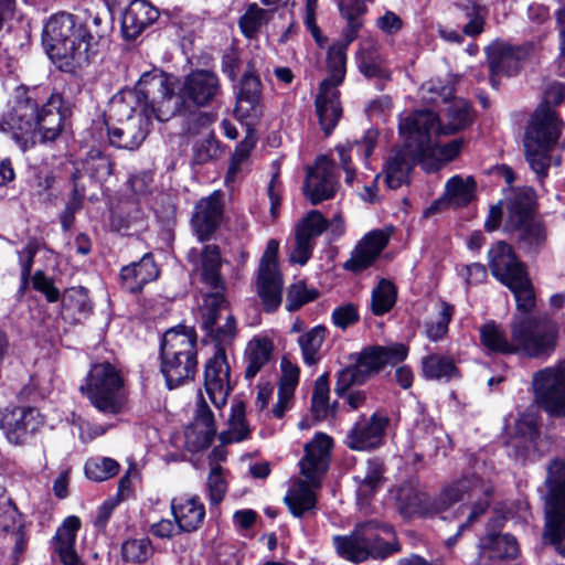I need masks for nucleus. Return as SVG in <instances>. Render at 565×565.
Here are the masks:
<instances>
[{
	"instance_id": "1",
	"label": "nucleus",
	"mask_w": 565,
	"mask_h": 565,
	"mask_svg": "<svg viewBox=\"0 0 565 565\" xmlns=\"http://www.w3.org/2000/svg\"><path fill=\"white\" fill-rule=\"evenodd\" d=\"M36 88L29 89L21 85L8 102V109L0 118V130L9 134L22 151L33 147L38 141L46 142L57 138L62 131V98L52 94L40 109L34 95Z\"/></svg>"
},
{
	"instance_id": "2",
	"label": "nucleus",
	"mask_w": 565,
	"mask_h": 565,
	"mask_svg": "<svg viewBox=\"0 0 565 565\" xmlns=\"http://www.w3.org/2000/svg\"><path fill=\"white\" fill-rule=\"evenodd\" d=\"M201 324L206 334L216 342L214 355L207 360L204 370V390L212 404L222 409L233 388L230 365L225 350L222 347L233 340L236 323L226 303L218 294L205 298L201 307Z\"/></svg>"
},
{
	"instance_id": "3",
	"label": "nucleus",
	"mask_w": 565,
	"mask_h": 565,
	"mask_svg": "<svg viewBox=\"0 0 565 565\" xmlns=\"http://www.w3.org/2000/svg\"><path fill=\"white\" fill-rule=\"evenodd\" d=\"M479 334L487 354H514L521 350L530 358L546 360L557 343V326L550 316L515 317L511 323V341L495 321L481 326Z\"/></svg>"
},
{
	"instance_id": "4",
	"label": "nucleus",
	"mask_w": 565,
	"mask_h": 565,
	"mask_svg": "<svg viewBox=\"0 0 565 565\" xmlns=\"http://www.w3.org/2000/svg\"><path fill=\"white\" fill-rule=\"evenodd\" d=\"M163 90V99L156 111L160 121H167L175 114H194L190 108L209 105L220 92V83L215 73H189L180 81L173 73H160L158 76Z\"/></svg>"
},
{
	"instance_id": "5",
	"label": "nucleus",
	"mask_w": 565,
	"mask_h": 565,
	"mask_svg": "<svg viewBox=\"0 0 565 565\" xmlns=\"http://www.w3.org/2000/svg\"><path fill=\"white\" fill-rule=\"evenodd\" d=\"M43 45L57 68H83L92 57L93 36L66 12L52 15L43 30Z\"/></svg>"
},
{
	"instance_id": "6",
	"label": "nucleus",
	"mask_w": 565,
	"mask_h": 565,
	"mask_svg": "<svg viewBox=\"0 0 565 565\" xmlns=\"http://www.w3.org/2000/svg\"><path fill=\"white\" fill-rule=\"evenodd\" d=\"M332 439L319 433L306 445L305 457L300 460V472L306 478L290 480L284 498L291 514L302 518L313 511L317 505L316 490L321 486V479L328 470Z\"/></svg>"
},
{
	"instance_id": "7",
	"label": "nucleus",
	"mask_w": 565,
	"mask_h": 565,
	"mask_svg": "<svg viewBox=\"0 0 565 565\" xmlns=\"http://www.w3.org/2000/svg\"><path fill=\"white\" fill-rule=\"evenodd\" d=\"M196 335L192 328L168 330L160 343V371L172 390L193 379L196 366Z\"/></svg>"
},
{
	"instance_id": "8",
	"label": "nucleus",
	"mask_w": 565,
	"mask_h": 565,
	"mask_svg": "<svg viewBox=\"0 0 565 565\" xmlns=\"http://www.w3.org/2000/svg\"><path fill=\"white\" fill-rule=\"evenodd\" d=\"M563 124L548 106H540L525 129L523 145L525 159L540 180L548 174L552 151L558 143Z\"/></svg>"
},
{
	"instance_id": "9",
	"label": "nucleus",
	"mask_w": 565,
	"mask_h": 565,
	"mask_svg": "<svg viewBox=\"0 0 565 565\" xmlns=\"http://www.w3.org/2000/svg\"><path fill=\"white\" fill-rule=\"evenodd\" d=\"M436 116L431 110H416L402 117L399 120V134H407L416 141V151L420 163L426 169H437L440 163L455 159L462 149L463 140L454 139L446 143L436 141L438 135L430 130L435 125Z\"/></svg>"
},
{
	"instance_id": "10",
	"label": "nucleus",
	"mask_w": 565,
	"mask_h": 565,
	"mask_svg": "<svg viewBox=\"0 0 565 565\" xmlns=\"http://www.w3.org/2000/svg\"><path fill=\"white\" fill-rule=\"evenodd\" d=\"M407 354L408 348L403 343L369 347L360 353L351 354L350 359L353 364L338 373L334 386L335 394L343 396L350 387L365 383L386 364L395 365L404 361Z\"/></svg>"
},
{
	"instance_id": "11",
	"label": "nucleus",
	"mask_w": 565,
	"mask_h": 565,
	"mask_svg": "<svg viewBox=\"0 0 565 565\" xmlns=\"http://www.w3.org/2000/svg\"><path fill=\"white\" fill-rule=\"evenodd\" d=\"M471 479H462L446 488L436 499L430 500L423 488L406 481L395 490L397 509L405 518L415 515L431 516L447 511L454 503L463 500Z\"/></svg>"
},
{
	"instance_id": "12",
	"label": "nucleus",
	"mask_w": 565,
	"mask_h": 565,
	"mask_svg": "<svg viewBox=\"0 0 565 565\" xmlns=\"http://www.w3.org/2000/svg\"><path fill=\"white\" fill-rule=\"evenodd\" d=\"M545 530L544 540L565 555V460L554 458L546 467L544 481Z\"/></svg>"
},
{
	"instance_id": "13",
	"label": "nucleus",
	"mask_w": 565,
	"mask_h": 565,
	"mask_svg": "<svg viewBox=\"0 0 565 565\" xmlns=\"http://www.w3.org/2000/svg\"><path fill=\"white\" fill-rule=\"evenodd\" d=\"M122 386L118 370L109 362H103L90 367L79 390L99 412L116 415L125 405Z\"/></svg>"
},
{
	"instance_id": "14",
	"label": "nucleus",
	"mask_w": 565,
	"mask_h": 565,
	"mask_svg": "<svg viewBox=\"0 0 565 565\" xmlns=\"http://www.w3.org/2000/svg\"><path fill=\"white\" fill-rule=\"evenodd\" d=\"M392 533L388 526H380L374 521L358 524L350 535L334 536L337 553L353 563L363 562L369 557H384L392 552L391 546L381 534Z\"/></svg>"
},
{
	"instance_id": "15",
	"label": "nucleus",
	"mask_w": 565,
	"mask_h": 565,
	"mask_svg": "<svg viewBox=\"0 0 565 565\" xmlns=\"http://www.w3.org/2000/svg\"><path fill=\"white\" fill-rule=\"evenodd\" d=\"M422 97L427 103H446L443 115L436 114L435 125L430 127L435 135H451L471 125L472 111L470 104L462 98H452L454 88L450 85H437L434 82L425 83L420 87Z\"/></svg>"
},
{
	"instance_id": "16",
	"label": "nucleus",
	"mask_w": 565,
	"mask_h": 565,
	"mask_svg": "<svg viewBox=\"0 0 565 565\" xmlns=\"http://www.w3.org/2000/svg\"><path fill=\"white\" fill-rule=\"evenodd\" d=\"M532 194L522 192L509 200L504 230L518 231L520 246L527 253H537L546 242V231L532 217Z\"/></svg>"
},
{
	"instance_id": "17",
	"label": "nucleus",
	"mask_w": 565,
	"mask_h": 565,
	"mask_svg": "<svg viewBox=\"0 0 565 565\" xmlns=\"http://www.w3.org/2000/svg\"><path fill=\"white\" fill-rule=\"evenodd\" d=\"M532 384L542 408L553 416H565V360L534 373Z\"/></svg>"
},
{
	"instance_id": "18",
	"label": "nucleus",
	"mask_w": 565,
	"mask_h": 565,
	"mask_svg": "<svg viewBox=\"0 0 565 565\" xmlns=\"http://www.w3.org/2000/svg\"><path fill=\"white\" fill-rule=\"evenodd\" d=\"M278 248L277 241L270 239L267 243L258 269L257 294L266 312L276 311L282 300L284 282L277 264Z\"/></svg>"
},
{
	"instance_id": "19",
	"label": "nucleus",
	"mask_w": 565,
	"mask_h": 565,
	"mask_svg": "<svg viewBox=\"0 0 565 565\" xmlns=\"http://www.w3.org/2000/svg\"><path fill=\"white\" fill-rule=\"evenodd\" d=\"M412 131L401 134L404 139V146L394 148L387 156L384 167V181L387 188L395 190L409 182V175L416 162L420 163L416 151L415 138L411 136Z\"/></svg>"
},
{
	"instance_id": "20",
	"label": "nucleus",
	"mask_w": 565,
	"mask_h": 565,
	"mask_svg": "<svg viewBox=\"0 0 565 565\" xmlns=\"http://www.w3.org/2000/svg\"><path fill=\"white\" fill-rule=\"evenodd\" d=\"M344 74L345 73H332L331 76L320 84L319 92L316 96V113L326 135L331 134L342 116L338 86L342 84Z\"/></svg>"
},
{
	"instance_id": "21",
	"label": "nucleus",
	"mask_w": 565,
	"mask_h": 565,
	"mask_svg": "<svg viewBox=\"0 0 565 565\" xmlns=\"http://www.w3.org/2000/svg\"><path fill=\"white\" fill-rule=\"evenodd\" d=\"M388 425L387 416L374 413L370 417H360L349 430L345 444L350 449L366 451L383 444Z\"/></svg>"
},
{
	"instance_id": "22",
	"label": "nucleus",
	"mask_w": 565,
	"mask_h": 565,
	"mask_svg": "<svg viewBox=\"0 0 565 565\" xmlns=\"http://www.w3.org/2000/svg\"><path fill=\"white\" fill-rule=\"evenodd\" d=\"M338 189L334 166L327 157H319L313 167L308 168L303 185L306 198L312 204L332 199Z\"/></svg>"
},
{
	"instance_id": "23",
	"label": "nucleus",
	"mask_w": 565,
	"mask_h": 565,
	"mask_svg": "<svg viewBox=\"0 0 565 565\" xmlns=\"http://www.w3.org/2000/svg\"><path fill=\"white\" fill-rule=\"evenodd\" d=\"M327 230V220L317 210L310 211L297 225L295 246L290 253L291 263L306 265L310 259L316 238Z\"/></svg>"
},
{
	"instance_id": "24",
	"label": "nucleus",
	"mask_w": 565,
	"mask_h": 565,
	"mask_svg": "<svg viewBox=\"0 0 565 565\" xmlns=\"http://www.w3.org/2000/svg\"><path fill=\"white\" fill-rule=\"evenodd\" d=\"M39 425V412L34 408L13 407L0 412V428L10 444H25Z\"/></svg>"
},
{
	"instance_id": "25",
	"label": "nucleus",
	"mask_w": 565,
	"mask_h": 565,
	"mask_svg": "<svg viewBox=\"0 0 565 565\" xmlns=\"http://www.w3.org/2000/svg\"><path fill=\"white\" fill-rule=\"evenodd\" d=\"M390 235L384 230H375L365 234L344 262L343 268L354 274L371 267L385 248Z\"/></svg>"
},
{
	"instance_id": "26",
	"label": "nucleus",
	"mask_w": 565,
	"mask_h": 565,
	"mask_svg": "<svg viewBox=\"0 0 565 565\" xmlns=\"http://www.w3.org/2000/svg\"><path fill=\"white\" fill-rule=\"evenodd\" d=\"M260 79L256 73H243L236 96L235 117L247 125L257 120L263 111Z\"/></svg>"
},
{
	"instance_id": "27",
	"label": "nucleus",
	"mask_w": 565,
	"mask_h": 565,
	"mask_svg": "<svg viewBox=\"0 0 565 565\" xmlns=\"http://www.w3.org/2000/svg\"><path fill=\"white\" fill-rule=\"evenodd\" d=\"M488 260L492 276L504 286L527 274L525 265L504 242H498L489 249Z\"/></svg>"
},
{
	"instance_id": "28",
	"label": "nucleus",
	"mask_w": 565,
	"mask_h": 565,
	"mask_svg": "<svg viewBox=\"0 0 565 565\" xmlns=\"http://www.w3.org/2000/svg\"><path fill=\"white\" fill-rule=\"evenodd\" d=\"M149 132V118L135 113L128 116L120 127H109L108 138L114 147L126 150H136Z\"/></svg>"
},
{
	"instance_id": "29",
	"label": "nucleus",
	"mask_w": 565,
	"mask_h": 565,
	"mask_svg": "<svg viewBox=\"0 0 565 565\" xmlns=\"http://www.w3.org/2000/svg\"><path fill=\"white\" fill-rule=\"evenodd\" d=\"M170 509L180 531L185 533L198 531L204 522L205 507L196 495H177L172 498Z\"/></svg>"
},
{
	"instance_id": "30",
	"label": "nucleus",
	"mask_w": 565,
	"mask_h": 565,
	"mask_svg": "<svg viewBox=\"0 0 565 565\" xmlns=\"http://www.w3.org/2000/svg\"><path fill=\"white\" fill-rule=\"evenodd\" d=\"M216 434L214 415L207 406L204 397L200 394L196 405V414L192 427L186 430V444L193 451L210 447Z\"/></svg>"
},
{
	"instance_id": "31",
	"label": "nucleus",
	"mask_w": 565,
	"mask_h": 565,
	"mask_svg": "<svg viewBox=\"0 0 565 565\" xmlns=\"http://www.w3.org/2000/svg\"><path fill=\"white\" fill-rule=\"evenodd\" d=\"M491 493L492 490L490 487L484 486L479 478H472V483L469 484L468 491L465 492V494H467L469 498H476L479 494H483V497L478 499V501H476L472 507L460 505L457 509L456 518H459V515H465L467 511L469 512L467 514L466 521L459 524L457 533L446 540V545L448 547H452L461 533L467 527L471 526L479 519V516H481L488 510L490 505Z\"/></svg>"
},
{
	"instance_id": "32",
	"label": "nucleus",
	"mask_w": 565,
	"mask_h": 565,
	"mask_svg": "<svg viewBox=\"0 0 565 565\" xmlns=\"http://www.w3.org/2000/svg\"><path fill=\"white\" fill-rule=\"evenodd\" d=\"M222 216V204L216 193L195 205L192 225L200 241H205L216 230Z\"/></svg>"
},
{
	"instance_id": "33",
	"label": "nucleus",
	"mask_w": 565,
	"mask_h": 565,
	"mask_svg": "<svg viewBox=\"0 0 565 565\" xmlns=\"http://www.w3.org/2000/svg\"><path fill=\"white\" fill-rule=\"evenodd\" d=\"M81 527L77 516H68L57 529L54 536L53 548L63 565H84L75 552L76 534Z\"/></svg>"
},
{
	"instance_id": "34",
	"label": "nucleus",
	"mask_w": 565,
	"mask_h": 565,
	"mask_svg": "<svg viewBox=\"0 0 565 565\" xmlns=\"http://www.w3.org/2000/svg\"><path fill=\"white\" fill-rule=\"evenodd\" d=\"M159 277V268L150 253L145 254L140 260L124 266L120 278L125 288L130 292L140 291L145 285Z\"/></svg>"
},
{
	"instance_id": "35",
	"label": "nucleus",
	"mask_w": 565,
	"mask_h": 565,
	"mask_svg": "<svg viewBox=\"0 0 565 565\" xmlns=\"http://www.w3.org/2000/svg\"><path fill=\"white\" fill-rule=\"evenodd\" d=\"M214 120L215 117L211 113L194 114V121H192L193 125L204 128V132L202 138L196 140L192 146L193 164L202 166L218 157V142L214 138L212 130L209 129Z\"/></svg>"
},
{
	"instance_id": "36",
	"label": "nucleus",
	"mask_w": 565,
	"mask_h": 565,
	"mask_svg": "<svg viewBox=\"0 0 565 565\" xmlns=\"http://www.w3.org/2000/svg\"><path fill=\"white\" fill-rule=\"evenodd\" d=\"M158 15L157 9L146 0H132L122 14L121 25L125 36L136 39L157 20Z\"/></svg>"
},
{
	"instance_id": "37",
	"label": "nucleus",
	"mask_w": 565,
	"mask_h": 565,
	"mask_svg": "<svg viewBox=\"0 0 565 565\" xmlns=\"http://www.w3.org/2000/svg\"><path fill=\"white\" fill-rule=\"evenodd\" d=\"M532 45L513 46L511 44L495 41L487 47V57L490 71H501L514 68L518 63L527 58L532 51Z\"/></svg>"
},
{
	"instance_id": "38",
	"label": "nucleus",
	"mask_w": 565,
	"mask_h": 565,
	"mask_svg": "<svg viewBox=\"0 0 565 565\" xmlns=\"http://www.w3.org/2000/svg\"><path fill=\"white\" fill-rule=\"evenodd\" d=\"M481 558L504 559L514 558L519 553V545L514 536L495 533L487 529V533L479 541Z\"/></svg>"
},
{
	"instance_id": "39",
	"label": "nucleus",
	"mask_w": 565,
	"mask_h": 565,
	"mask_svg": "<svg viewBox=\"0 0 565 565\" xmlns=\"http://www.w3.org/2000/svg\"><path fill=\"white\" fill-rule=\"evenodd\" d=\"M340 18L344 22L341 36L353 42L364 26L367 6L362 0H337Z\"/></svg>"
},
{
	"instance_id": "40",
	"label": "nucleus",
	"mask_w": 565,
	"mask_h": 565,
	"mask_svg": "<svg viewBox=\"0 0 565 565\" xmlns=\"http://www.w3.org/2000/svg\"><path fill=\"white\" fill-rule=\"evenodd\" d=\"M274 343L267 337H254L245 349V379L253 380L271 360Z\"/></svg>"
},
{
	"instance_id": "41",
	"label": "nucleus",
	"mask_w": 565,
	"mask_h": 565,
	"mask_svg": "<svg viewBox=\"0 0 565 565\" xmlns=\"http://www.w3.org/2000/svg\"><path fill=\"white\" fill-rule=\"evenodd\" d=\"M221 256H220V249L215 245H207L204 247L202 252V258H201V274L202 279L205 284H207L211 288L215 289V292H212V295L218 294L222 297L223 294H221L220 290L224 288V281L220 275V268H221ZM211 296V294L206 295L203 300V305L205 302V298ZM225 299V298H223ZM225 303H227L226 300H224ZM226 310H228V305H226Z\"/></svg>"
},
{
	"instance_id": "42",
	"label": "nucleus",
	"mask_w": 565,
	"mask_h": 565,
	"mask_svg": "<svg viewBox=\"0 0 565 565\" xmlns=\"http://www.w3.org/2000/svg\"><path fill=\"white\" fill-rule=\"evenodd\" d=\"M422 371L428 380L448 382L459 376L454 359L438 353H430L422 359Z\"/></svg>"
},
{
	"instance_id": "43",
	"label": "nucleus",
	"mask_w": 565,
	"mask_h": 565,
	"mask_svg": "<svg viewBox=\"0 0 565 565\" xmlns=\"http://www.w3.org/2000/svg\"><path fill=\"white\" fill-rule=\"evenodd\" d=\"M328 334L324 326H316L297 338L303 362L313 365L321 359V348Z\"/></svg>"
},
{
	"instance_id": "44",
	"label": "nucleus",
	"mask_w": 565,
	"mask_h": 565,
	"mask_svg": "<svg viewBox=\"0 0 565 565\" xmlns=\"http://www.w3.org/2000/svg\"><path fill=\"white\" fill-rule=\"evenodd\" d=\"M476 189L472 177L454 175L446 182L444 198L456 206H465L475 199Z\"/></svg>"
},
{
	"instance_id": "45",
	"label": "nucleus",
	"mask_w": 565,
	"mask_h": 565,
	"mask_svg": "<svg viewBox=\"0 0 565 565\" xmlns=\"http://www.w3.org/2000/svg\"><path fill=\"white\" fill-rule=\"evenodd\" d=\"M454 313L455 308L452 305L440 301L437 316L426 320L424 323L425 335L433 342L441 341L448 333V327Z\"/></svg>"
},
{
	"instance_id": "46",
	"label": "nucleus",
	"mask_w": 565,
	"mask_h": 565,
	"mask_svg": "<svg viewBox=\"0 0 565 565\" xmlns=\"http://www.w3.org/2000/svg\"><path fill=\"white\" fill-rule=\"evenodd\" d=\"M249 436V428L245 420V404L235 402L231 407V417L228 419V429L222 433L220 438L223 443H238Z\"/></svg>"
},
{
	"instance_id": "47",
	"label": "nucleus",
	"mask_w": 565,
	"mask_h": 565,
	"mask_svg": "<svg viewBox=\"0 0 565 565\" xmlns=\"http://www.w3.org/2000/svg\"><path fill=\"white\" fill-rule=\"evenodd\" d=\"M505 286L513 292L518 310L523 313L520 317L530 318L527 313L535 307V295L529 275L525 274ZM543 316L544 315L539 316L537 318Z\"/></svg>"
},
{
	"instance_id": "48",
	"label": "nucleus",
	"mask_w": 565,
	"mask_h": 565,
	"mask_svg": "<svg viewBox=\"0 0 565 565\" xmlns=\"http://www.w3.org/2000/svg\"><path fill=\"white\" fill-rule=\"evenodd\" d=\"M396 300L395 285L387 279H381L372 291L371 310L375 316H383L395 306Z\"/></svg>"
},
{
	"instance_id": "49",
	"label": "nucleus",
	"mask_w": 565,
	"mask_h": 565,
	"mask_svg": "<svg viewBox=\"0 0 565 565\" xmlns=\"http://www.w3.org/2000/svg\"><path fill=\"white\" fill-rule=\"evenodd\" d=\"M377 139L379 131L376 129H369L360 140L350 143L348 149L344 146H338L335 150L339 154L342 168L348 169L351 167V157L349 151L355 150L358 154L367 159L373 153Z\"/></svg>"
},
{
	"instance_id": "50",
	"label": "nucleus",
	"mask_w": 565,
	"mask_h": 565,
	"mask_svg": "<svg viewBox=\"0 0 565 565\" xmlns=\"http://www.w3.org/2000/svg\"><path fill=\"white\" fill-rule=\"evenodd\" d=\"M62 303L64 311L74 316L76 320L86 317L92 310L88 292L83 287L68 289L63 297Z\"/></svg>"
},
{
	"instance_id": "51",
	"label": "nucleus",
	"mask_w": 565,
	"mask_h": 565,
	"mask_svg": "<svg viewBox=\"0 0 565 565\" xmlns=\"http://www.w3.org/2000/svg\"><path fill=\"white\" fill-rule=\"evenodd\" d=\"M119 463L109 457H93L85 462V476L93 481H105L119 472Z\"/></svg>"
},
{
	"instance_id": "52",
	"label": "nucleus",
	"mask_w": 565,
	"mask_h": 565,
	"mask_svg": "<svg viewBox=\"0 0 565 565\" xmlns=\"http://www.w3.org/2000/svg\"><path fill=\"white\" fill-rule=\"evenodd\" d=\"M269 13L256 3L249 4L245 13L239 18L238 25L242 33L252 39L268 22Z\"/></svg>"
},
{
	"instance_id": "53",
	"label": "nucleus",
	"mask_w": 565,
	"mask_h": 565,
	"mask_svg": "<svg viewBox=\"0 0 565 565\" xmlns=\"http://www.w3.org/2000/svg\"><path fill=\"white\" fill-rule=\"evenodd\" d=\"M460 7L465 10L466 17L470 19L463 26V33L469 36L480 34L483 31L484 19L488 14L487 8L477 0H463Z\"/></svg>"
},
{
	"instance_id": "54",
	"label": "nucleus",
	"mask_w": 565,
	"mask_h": 565,
	"mask_svg": "<svg viewBox=\"0 0 565 565\" xmlns=\"http://www.w3.org/2000/svg\"><path fill=\"white\" fill-rule=\"evenodd\" d=\"M152 545L149 539H134L122 543L121 555L126 563L141 564L152 555Z\"/></svg>"
},
{
	"instance_id": "55",
	"label": "nucleus",
	"mask_w": 565,
	"mask_h": 565,
	"mask_svg": "<svg viewBox=\"0 0 565 565\" xmlns=\"http://www.w3.org/2000/svg\"><path fill=\"white\" fill-rule=\"evenodd\" d=\"M329 381L326 374L319 376L312 393V413L317 419H324L331 413L329 404Z\"/></svg>"
},
{
	"instance_id": "56",
	"label": "nucleus",
	"mask_w": 565,
	"mask_h": 565,
	"mask_svg": "<svg viewBox=\"0 0 565 565\" xmlns=\"http://www.w3.org/2000/svg\"><path fill=\"white\" fill-rule=\"evenodd\" d=\"M206 490L210 503L217 505L225 497L227 482L223 468L220 465H213L206 480Z\"/></svg>"
},
{
	"instance_id": "57",
	"label": "nucleus",
	"mask_w": 565,
	"mask_h": 565,
	"mask_svg": "<svg viewBox=\"0 0 565 565\" xmlns=\"http://www.w3.org/2000/svg\"><path fill=\"white\" fill-rule=\"evenodd\" d=\"M318 297L316 289H308L302 280L290 285L287 292L286 309L295 311Z\"/></svg>"
},
{
	"instance_id": "58",
	"label": "nucleus",
	"mask_w": 565,
	"mask_h": 565,
	"mask_svg": "<svg viewBox=\"0 0 565 565\" xmlns=\"http://www.w3.org/2000/svg\"><path fill=\"white\" fill-rule=\"evenodd\" d=\"M382 467L379 462H367L365 476L360 481L358 488L359 498L367 499L380 488L382 482Z\"/></svg>"
},
{
	"instance_id": "59",
	"label": "nucleus",
	"mask_w": 565,
	"mask_h": 565,
	"mask_svg": "<svg viewBox=\"0 0 565 565\" xmlns=\"http://www.w3.org/2000/svg\"><path fill=\"white\" fill-rule=\"evenodd\" d=\"M351 43L341 36L329 46L327 52L329 71H345L347 50Z\"/></svg>"
},
{
	"instance_id": "60",
	"label": "nucleus",
	"mask_w": 565,
	"mask_h": 565,
	"mask_svg": "<svg viewBox=\"0 0 565 565\" xmlns=\"http://www.w3.org/2000/svg\"><path fill=\"white\" fill-rule=\"evenodd\" d=\"M18 511L7 495L4 487L0 484V530L8 532L15 527Z\"/></svg>"
},
{
	"instance_id": "61",
	"label": "nucleus",
	"mask_w": 565,
	"mask_h": 565,
	"mask_svg": "<svg viewBox=\"0 0 565 565\" xmlns=\"http://www.w3.org/2000/svg\"><path fill=\"white\" fill-rule=\"evenodd\" d=\"M318 8V0H306L305 7V25L312 35L316 43L323 47L328 43V38L324 36L317 24L316 13Z\"/></svg>"
},
{
	"instance_id": "62",
	"label": "nucleus",
	"mask_w": 565,
	"mask_h": 565,
	"mask_svg": "<svg viewBox=\"0 0 565 565\" xmlns=\"http://www.w3.org/2000/svg\"><path fill=\"white\" fill-rule=\"evenodd\" d=\"M281 377L279 381V388L285 391V395L292 393L299 383V367L287 359L281 360Z\"/></svg>"
},
{
	"instance_id": "63",
	"label": "nucleus",
	"mask_w": 565,
	"mask_h": 565,
	"mask_svg": "<svg viewBox=\"0 0 565 565\" xmlns=\"http://www.w3.org/2000/svg\"><path fill=\"white\" fill-rule=\"evenodd\" d=\"M358 308L353 303L337 307L331 315L332 322L344 330L359 321Z\"/></svg>"
},
{
	"instance_id": "64",
	"label": "nucleus",
	"mask_w": 565,
	"mask_h": 565,
	"mask_svg": "<svg viewBox=\"0 0 565 565\" xmlns=\"http://www.w3.org/2000/svg\"><path fill=\"white\" fill-rule=\"evenodd\" d=\"M515 430L521 438L534 444L539 437L536 417L532 414L521 416L515 423Z\"/></svg>"
}]
</instances>
